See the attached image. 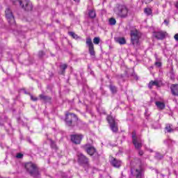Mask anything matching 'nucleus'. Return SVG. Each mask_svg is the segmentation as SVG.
Masks as SVG:
<instances>
[{
  "instance_id": "nucleus-14",
  "label": "nucleus",
  "mask_w": 178,
  "mask_h": 178,
  "mask_svg": "<svg viewBox=\"0 0 178 178\" xmlns=\"http://www.w3.org/2000/svg\"><path fill=\"white\" fill-rule=\"evenodd\" d=\"M110 162L112 166H113L114 168H119L122 165V161L120 160H118L113 157L111 159Z\"/></svg>"
},
{
  "instance_id": "nucleus-9",
  "label": "nucleus",
  "mask_w": 178,
  "mask_h": 178,
  "mask_svg": "<svg viewBox=\"0 0 178 178\" xmlns=\"http://www.w3.org/2000/svg\"><path fill=\"white\" fill-rule=\"evenodd\" d=\"M136 134V131L132 132V143L136 149H140L143 147V142L141 139L137 138Z\"/></svg>"
},
{
  "instance_id": "nucleus-11",
  "label": "nucleus",
  "mask_w": 178,
  "mask_h": 178,
  "mask_svg": "<svg viewBox=\"0 0 178 178\" xmlns=\"http://www.w3.org/2000/svg\"><path fill=\"white\" fill-rule=\"evenodd\" d=\"M77 158L80 165H88V158L82 153H77Z\"/></svg>"
},
{
  "instance_id": "nucleus-36",
  "label": "nucleus",
  "mask_w": 178,
  "mask_h": 178,
  "mask_svg": "<svg viewBox=\"0 0 178 178\" xmlns=\"http://www.w3.org/2000/svg\"><path fill=\"white\" fill-rule=\"evenodd\" d=\"M164 23H165V24L166 26H169V21H168V20L165 19V20H164Z\"/></svg>"
},
{
  "instance_id": "nucleus-33",
  "label": "nucleus",
  "mask_w": 178,
  "mask_h": 178,
  "mask_svg": "<svg viewBox=\"0 0 178 178\" xmlns=\"http://www.w3.org/2000/svg\"><path fill=\"white\" fill-rule=\"evenodd\" d=\"M31 99L32 101H37L38 99L37 97H34V96L31 95Z\"/></svg>"
},
{
  "instance_id": "nucleus-26",
  "label": "nucleus",
  "mask_w": 178,
  "mask_h": 178,
  "mask_svg": "<svg viewBox=\"0 0 178 178\" xmlns=\"http://www.w3.org/2000/svg\"><path fill=\"white\" fill-rule=\"evenodd\" d=\"M108 23L111 26H115L116 24V19L115 18H110Z\"/></svg>"
},
{
  "instance_id": "nucleus-23",
  "label": "nucleus",
  "mask_w": 178,
  "mask_h": 178,
  "mask_svg": "<svg viewBox=\"0 0 178 178\" xmlns=\"http://www.w3.org/2000/svg\"><path fill=\"white\" fill-rule=\"evenodd\" d=\"M109 88L112 92V94H116L118 92V88L113 85H110Z\"/></svg>"
},
{
  "instance_id": "nucleus-27",
  "label": "nucleus",
  "mask_w": 178,
  "mask_h": 178,
  "mask_svg": "<svg viewBox=\"0 0 178 178\" xmlns=\"http://www.w3.org/2000/svg\"><path fill=\"white\" fill-rule=\"evenodd\" d=\"M144 12L146 15H147V16L152 15V10H151V8H145Z\"/></svg>"
},
{
  "instance_id": "nucleus-39",
  "label": "nucleus",
  "mask_w": 178,
  "mask_h": 178,
  "mask_svg": "<svg viewBox=\"0 0 178 178\" xmlns=\"http://www.w3.org/2000/svg\"><path fill=\"white\" fill-rule=\"evenodd\" d=\"M29 143H31V139H28Z\"/></svg>"
},
{
  "instance_id": "nucleus-7",
  "label": "nucleus",
  "mask_w": 178,
  "mask_h": 178,
  "mask_svg": "<svg viewBox=\"0 0 178 178\" xmlns=\"http://www.w3.org/2000/svg\"><path fill=\"white\" fill-rule=\"evenodd\" d=\"M5 13L9 24H10V26H15L16 24V21L15 20V16H13V13H12L10 8H8L5 11Z\"/></svg>"
},
{
  "instance_id": "nucleus-40",
  "label": "nucleus",
  "mask_w": 178,
  "mask_h": 178,
  "mask_svg": "<svg viewBox=\"0 0 178 178\" xmlns=\"http://www.w3.org/2000/svg\"><path fill=\"white\" fill-rule=\"evenodd\" d=\"M17 34H20L19 32H17ZM14 34H16V32H14Z\"/></svg>"
},
{
  "instance_id": "nucleus-38",
  "label": "nucleus",
  "mask_w": 178,
  "mask_h": 178,
  "mask_svg": "<svg viewBox=\"0 0 178 178\" xmlns=\"http://www.w3.org/2000/svg\"><path fill=\"white\" fill-rule=\"evenodd\" d=\"M74 2H80V0H74Z\"/></svg>"
},
{
  "instance_id": "nucleus-20",
  "label": "nucleus",
  "mask_w": 178,
  "mask_h": 178,
  "mask_svg": "<svg viewBox=\"0 0 178 178\" xmlns=\"http://www.w3.org/2000/svg\"><path fill=\"white\" fill-rule=\"evenodd\" d=\"M88 16L90 19H95V17H97V13H95V10L94 9L89 10Z\"/></svg>"
},
{
  "instance_id": "nucleus-13",
  "label": "nucleus",
  "mask_w": 178,
  "mask_h": 178,
  "mask_svg": "<svg viewBox=\"0 0 178 178\" xmlns=\"http://www.w3.org/2000/svg\"><path fill=\"white\" fill-rule=\"evenodd\" d=\"M83 135L81 134H75L71 136V141H72L74 144H80V143H81Z\"/></svg>"
},
{
  "instance_id": "nucleus-8",
  "label": "nucleus",
  "mask_w": 178,
  "mask_h": 178,
  "mask_svg": "<svg viewBox=\"0 0 178 178\" xmlns=\"http://www.w3.org/2000/svg\"><path fill=\"white\" fill-rule=\"evenodd\" d=\"M107 121L110 124L111 129L113 133H118L119 128H118V124L116 121H115V118L111 115L107 116Z\"/></svg>"
},
{
  "instance_id": "nucleus-19",
  "label": "nucleus",
  "mask_w": 178,
  "mask_h": 178,
  "mask_svg": "<svg viewBox=\"0 0 178 178\" xmlns=\"http://www.w3.org/2000/svg\"><path fill=\"white\" fill-rule=\"evenodd\" d=\"M40 99H42V101L45 102H49V103H50L51 101L52 100V98H51V97L44 95H40Z\"/></svg>"
},
{
  "instance_id": "nucleus-4",
  "label": "nucleus",
  "mask_w": 178,
  "mask_h": 178,
  "mask_svg": "<svg viewBox=\"0 0 178 178\" xmlns=\"http://www.w3.org/2000/svg\"><path fill=\"white\" fill-rule=\"evenodd\" d=\"M131 173L134 177L136 178H144V168L139 164L138 167L131 169Z\"/></svg>"
},
{
  "instance_id": "nucleus-2",
  "label": "nucleus",
  "mask_w": 178,
  "mask_h": 178,
  "mask_svg": "<svg viewBox=\"0 0 178 178\" xmlns=\"http://www.w3.org/2000/svg\"><path fill=\"white\" fill-rule=\"evenodd\" d=\"M115 13L120 16V17H127L129 9L124 4H117L114 9Z\"/></svg>"
},
{
  "instance_id": "nucleus-3",
  "label": "nucleus",
  "mask_w": 178,
  "mask_h": 178,
  "mask_svg": "<svg viewBox=\"0 0 178 178\" xmlns=\"http://www.w3.org/2000/svg\"><path fill=\"white\" fill-rule=\"evenodd\" d=\"M141 33L137 30L131 31V42L134 47L140 46V38Z\"/></svg>"
},
{
  "instance_id": "nucleus-22",
  "label": "nucleus",
  "mask_w": 178,
  "mask_h": 178,
  "mask_svg": "<svg viewBox=\"0 0 178 178\" xmlns=\"http://www.w3.org/2000/svg\"><path fill=\"white\" fill-rule=\"evenodd\" d=\"M153 86H156V87H159V82L158 81H151L149 82L148 87L149 88H152Z\"/></svg>"
},
{
  "instance_id": "nucleus-32",
  "label": "nucleus",
  "mask_w": 178,
  "mask_h": 178,
  "mask_svg": "<svg viewBox=\"0 0 178 178\" xmlns=\"http://www.w3.org/2000/svg\"><path fill=\"white\" fill-rule=\"evenodd\" d=\"M44 51H39L38 56H39L40 58H42V56H44Z\"/></svg>"
},
{
  "instance_id": "nucleus-41",
  "label": "nucleus",
  "mask_w": 178,
  "mask_h": 178,
  "mask_svg": "<svg viewBox=\"0 0 178 178\" xmlns=\"http://www.w3.org/2000/svg\"><path fill=\"white\" fill-rule=\"evenodd\" d=\"M162 158H163V156H161V157L160 158V159H162Z\"/></svg>"
},
{
  "instance_id": "nucleus-31",
  "label": "nucleus",
  "mask_w": 178,
  "mask_h": 178,
  "mask_svg": "<svg viewBox=\"0 0 178 178\" xmlns=\"http://www.w3.org/2000/svg\"><path fill=\"white\" fill-rule=\"evenodd\" d=\"M16 157H17L18 159H21V158H23V154L18 153V154H17Z\"/></svg>"
},
{
  "instance_id": "nucleus-29",
  "label": "nucleus",
  "mask_w": 178,
  "mask_h": 178,
  "mask_svg": "<svg viewBox=\"0 0 178 178\" xmlns=\"http://www.w3.org/2000/svg\"><path fill=\"white\" fill-rule=\"evenodd\" d=\"M50 145L51 148H53L54 149H56V143H55L54 140H50Z\"/></svg>"
},
{
  "instance_id": "nucleus-12",
  "label": "nucleus",
  "mask_w": 178,
  "mask_h": 178,
  "mask_svg": "<svg viewBox=\"0 0 178 178\" xmlns=\"http://www.w3.org/2000/svg\"><path fill=\"white\" fill-rule=\"evenodd\" d=\"M153 37L156 40H164L165 37H166V32L162 31L154 32Z\"/></svg>"
},
{
  "instance_id": "nucleus-17",
  "label": "nucleus",
  "mask_w": 178,
  "mask_h": 178,
  "mask_svg": "<svg viewBox=\"0 0 178 178\" xmlns=\"http://www.w3.org/2000/svg\"><path fill=\"white\" fill-rule=\"evenodd\" d=\"M171 92L172 95L178 97V85H172L171 86Z\"/></svg>"
},
{
  "instance_id": "nucleus-6",
  "label": "nucleus",
  "mask_w": 178,
  "mask_h": 178,
  "mask_svg": "<svg viewBox=\"0 0 178 178\" xmlns=\"http://www.w3.org/2000/svg\"><path fill=\"white\" fill-rule=\"evenodd\" d=\"M18 2L19 3V6H21L24 10H26L27 12L33 10V3L30 0H18Z\"/></svg>"
},
{
  "instance_id": "nucleus-34",
  "label": "nucleus",
  "mask_w": 178,
  "mask_h": 178,
  "mask_svg": "<svg viewBox=\"0 0 178 178\" xmlns=\"http://www.w3.org/2000/svg\"><path fill=\"white\" fill-rule=\"evenodd\" d=\"M175 41H178V33H176L174 36Z\"/></svg>"
},
{
  "instance_id": "nucleus-28",
  "label": "nucleus",
  "mask_w": 178,
  "mask_h": 178,
  "mask_svg": "<svg viewBox=\"0 0 178 178\" xmlns=\"http://www.w3.org/2000/svg\"><path fill=\"white\" fill-rule=\"evenodd\" d=\"M101 41V39L99 37H95L93 39V42L94 44H95L96 45H98V44H99V42Z\"/></svg>"
},
{
  "instance_id": "nucleus-5",
  "label": "nucleus",
  "mask_w": 178,
  "mask_h": 178,
  "mask_svg": "<svg viewBox=\"0 0 178 178\" xmlns=\"http://www.w3.org/2000/svg\"><path fill=\"white\" fill-rule=\"evenodd\" d=\"M77 120H79V118H77V115L76 114L67 113L65 115V123L67 126H75Z\"/></svg>"
},
{
  "instance_id": "nucleus-18",
  "label": "nucleus",
  "mask_w": 178,
  "mask_h": 178,
  "mask_svg": "<svg viewBox=\"0 0 178 178\" xmlns=\"http://www.w3.org/2000/svg\"><path fill=\"white\" fill-rule=\"evenodd\" d=\"M115 41L117 42L120 45H124L126 44V39L122 37H118L115 38Z\"/></svg>"
},
{
  "instance_id": "nucleus-37",
  "label": "nucleus",
  "mask_w": 178,
  "mask_h": 178,
  "mask_svg": "<svg viewBox=\"0 0 178 178\" xmlns=\"http://www.w3.org/2000/svg\"><path fill=\"white\" fill-rule=\"evenodd\" d=\"M154 56H155V58H156V62H159L160 60L158 58V55L155 54Z\"/></svg>"
},
{
  "instance_id": "nucleus-35",
  "label": "nucleus",
  "mask_w": 178,
  "mask_h": 178,
  "mask_svg": "<svg viewBox=\"0 0 178 178\" xmlns=\"http://www.w3.org/2000/svg\"><path fill=\"white\" fill-rule=\"evenodd\" d=\"M138 154L141 156L144 155V152L143 150H140L138 152Z\"/></svg>"
},
{
  "instance_id": "nucleus-16",
  "label": "nucleus",
  "mask_w": 178,
  "mask_h": 178,
  "mask_svg": "<svg viewBox=\"0 0 178 178\" xmlns=\"http://www.w3.org/2000/svg\"><path fill=\"white\" fill-rule=\"evenodd\" d=\"M155 105L157 107V108L159 109V111H163V109H165V105L164 102H161L159 101H157L155 102Z\"/></svg>"
},
{
  "instance_id": "nucleus-42",
  "label": "nucleus",
  "mask_w": 178,
  "mask_h": 178,
  "mask_svg": "<svg viewBox=\"0 0 178 178\" xmlns=\"http://www.w3.org/2000/svg\"><path fill=\"white\" fill-rule=\"evenodd\" d=\"M25 94H30V93H27V92H25Z\"/></svg>"
},
{
  "instance_id": "nucleus-25",
  "label": "nucleus",
  "mask_w": 178,
  "mask_h": 178,
  "mask_svg": "<svg viewBox=\"0 0 178 178\" xmlns=\"http://www.w3.org/2000/svg\"><path fill=\"white\" fill-rule=\"evenodd\" d=\"M60 67L62 70L61 74H64L65 70H66V69H67V65H66V64L61 65L60 66Z\"/></svg>"
},
{
  "instance_id": "nucleus-15",
  "label": "nucleus",
  "mask_w": 178,
  "mask_h": 178,
  "mask_svg": "<svg viewBox=\"0 0 178 178\" xmlns=\"http://www.w3.org/2000/svg\"><path fill=\"white\" fill-rule=\"evenodd\" d=\"M86 152L88 154V155L92 156V155H95V154H97V150L94 147L89 146L86 147Z\"/></svg>"
},
{
  "instance_id": "nucleus-24",
  "label": "nucleus",
  "mask_w": 178,
  "mask_h": 178,
  "mask_svg": "<svg viewBox=\"0 0 178 178\" xmlns=\"http://www.w3.org/2000/svg\"><path fill=\"white\" fill-rule=\"evenodd\" d=\"M69 35L74 40H80V37L77 34L74 33V32H69Z\"/></svg>"
},
{
  "instance_id": "nucleus-21",
  "label": "nucleus",
  "mask_w": 178,
  "mask_h": 178,
  "mask_svg": "<svg viewBox=\"0 0 178 178\" xmlns=\"http://www.w3.org/2000/svg\"><path fill=\"white\" fill-rule=\"evenodd\" d=\"M165 129L166 130L167 133H172L174 131V129L172 128V125L170 124H167L165 125Z\"/></svg>"
},
{
  "instance_id": "nucleus-10",
  "label": "nucleus",
  "mask_w": 178,
  "mask_h": 178,
  "mask_svg": "<svg viewBox=\"0 0 178 178\" xmlns=\"http://www.w3.org/2000/svg\"><path fill=\"white\" fill-rule=\"evenodd\" d=\"M86 45L88 47L89 54L91 56H95V51L94 50V44L91 38H86Z\"/></svg>"
},
{
  "instance_id": "nucleus-1",
  "label": "nucleus",
  "mask_w": 178,
  "mask_h": 178,
  "mask_svg": "<svg viewBox=\"0 0 178 178\" xmlns=\"http://www.w3.org/2000/svg\"><path fill=\"white\" fill-rule=\"evenodd\" d=\"M25 169L26 172L33 177H38L40 175V172L38 171L37 165L31 162L25 164Z\"/></svg>"
},
{
  "instance_id": "nucleus-30",
  "label": "nucleus",
  "mask_w": 178,
  "mask_h": 178,
  "mask_svg": "<svg viewBox=\"0 0 178 178\" xmlns=\"http://www.w3.org/2000/svg\"><path fill=\"white\" fill-rule=\"evenodd\" d=\"M155 65L157 66V67H161V66H162V63L159 61H156Z\"/></svg>"
}]
</instances>
